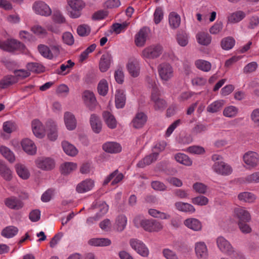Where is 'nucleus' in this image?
<instances>
[{
    "mask_svg": "<svg viewBox=\"0 0 259 259\" xmlns=\"http://www.w3.org/2000/svg\"><path fill=\"white\" fill-rule=\"evenodd\" d=\"M194 250L196 259H209V249L204 241H196L194 244Z\"/></svg>",
    "mask_w": 259,
    "mask_h": 259,
    "instance_id": "6e6552de",
    "label": "nucleus"
},
{
    "mask_svg": "<svg viewBox=\"0 0 259 259\" xmlns=\"http://www.w3.org/2000/svg\"><path fill=\"white\" fill-rule=\"evenodd\" d=\"M162 253L165 259H179L177 253L174 250L168 248H163Z\"/></svg>",
    "mask_w": 259,
    "mask_h": 259,
    "instance_id": "e2e57ef3",
    "label": "nucleus"
},
{
    "mask_svg": "<svg viewBox=\"0 0 259 259\" xmlns=\"http://www.w3.org/2000/svg\"><path fill=\"white\" fill-rule=\"evenodd\" d=\"M126 68L128 73L132 77H138L140 73V61L137 59H134L130 60L126 64Z\"/></svg>",
    "mask_w": 259,
    "mask_h": 259,
    "instance_id": "ddd939ff",
    "label": "nucleus"
},
{
    "mask_svg": "<svg viewBox=\"0 0 259 259\" xmlns=\"http://www.w3.org/2000/svg\"><path fill=\"white\" fill-rule=\"evenodd\" d=\"M47 126L49 128L48 138L51 141H55L58 137L57 125L55 122L49 120L47 122Z\"/></svg>",
    "mask_w": 259,
    "mask_h": 259,
    "instance_id": "a19ab883",
    "label": "nucleus"
},
{
    "mask_svg": "<svg viewBox=\"0 0 259 259\" xmlns=\"http://www.w3.org/2000/svg\"><path fill=\"white\" fill-rule=\"evenodd\" d=\"M162 47L158 44L152 45L144 48L141 54V57L146 61L158 58L162 53Z\"/></svg>",
    "mask_w": 259,
    "mask_h": 259,
    "instance_id": "7ed1b4c3",
    "label": "nucleus"
},
{
    "mask_svg": "<svg viewBox=\"0 0 259 259\" xmlns=\"http://www.w3.org/2000/svg\"><path fill=\"white\" fill-rule=\"evenodd\" d=\"M77 165L75 162H66L61 165V172L64 175H68L76 169Z\"/></svg>",
    "mask_w": 259,
    "mask_h": 259,
    "instance_id": "c03bdc74",
    "label": "nucleus"
},
{
    "mask_svg": "<svg viewBox=\"0 0 259 259\" xmlns=\"http://www.w3.org/2000/svg\"><path fill=\"white\" fill-rule=\"evenodd\" d=\"M32 130L33 134L38 138L41 139L46 135V129L42 123L37 119L32 120L31 122Z\"/></svg>",
    "mask_w": 259,
    "mask_h": 259,
    "instance_id": "6ab92c4d",
    "label": "nucleus"
},
{
    "mask_svg": "<svg viewBox=\"0 0 259 259\" xmlns=\"http://www.w3.org/2000/svg\"><path fill=\"white\" fill-rule=\"evenodd\" d=\"M246 16V14L242 11H238L230 14L228 17V22L230 23H237L240 22Z\"/></svg>",
    "mask_w": 259,
    "mask_h": 259,
    "instance_id": "72a5a7b5",
    "label": "nucleus"
},
{
    "mask_svg": "<svg viewBox=\"0 0 259 259\" xmlns=\"http://www.w3.org/2000/svg\"><path fill=\"white\" fill-rule=\"evenodd\" d=\"M115 106L117 108H122L125 104L126 97L125 91L123 89H118L115 95Z\"/></svg>",
    "mask_w": 259,
    "mask_h": 259,
    "instance_id": "2f4dec72",
    "label": "nucleus"
},
{
    "mask_svg": "<svg viewBox=\"0 0 259 259\" xmlns=\"http://www.w3.org/2000/svg\"><path fill=\"white\" fill-rule=\"evenodd\" d=\"M216 245L219 251L232 259H242L241 253L236 250L230 242L222 236L216 238Z\"/></svg>",
    "mask_w": 259,
    "mask_h": 259,
    "instance_id": "f257e3e1",
    "label": "nucleus"
},
{
    "mask_svg": "<svg viewBox=\"0 0 259 259\" xmlns=\"http://www.w3.org/2000/svg\"><path fill=\"white\" fill-rule=\"evenodd\" d=\"M174 206L177 210L186 213L193 214L196 211L194 206L187 202L177 201L175 203Z\"/></svg>",
    "mask_w": 259,
    "mask_h": 259,
    "instance_id": "aec40b11",
    "label": "nucleus"
},
{
    "mask_svg": "<svg viewBox=\"0 0 259 259\" xmlns=\"http://www.w3.org/2000/svg\"><path fill=\"white\" fill-rule=\"evenodd\" d=\"M211 159L214 162L211 168L213 172L223 176H227L232 173L233 168L229 164L223 160L221 155L213 154Z\"/></svg>",
    "mask_w": 259,
    "mask_h": 259,
    "instance_id": "f03ea898",
    "label": "nucleus"
},
{
    "mask_svg": "<svg viewBox=\"0 0 259 259\" xmlns=\"http://www.w3.org/2000/svg\"><path fill=\"white\" fill-rule=\"evenodd\" d=\"M127 224V218L124 215L118 216L115 220L114 227L118 231H123Z\"/></svg>",
    "mask_w": 259,
    "mask_h": 259,
    "instance_id": "09e8293b",
    "label": "nucleus"
},
{
    "mask_svg": "<svg viewBox=\"0 0 259 259\" xmlns=\"http://www.w3.org/2000/svg\"><path fill=\"white\" fill-rule=\"evenodd\" d=\"M123 178V175L121 173L119 172L118 170H115L105 179L103 185H106L108 184L111 181H112L111 185H116L120 182L122 180Z\"/></svg>",
    "mask_w": 259,
    "mask_h": 259,
    "instance_id": "bb28decb",
    "label": "nucleus"
},
{
    "mask_svg": "<svg viewBox=\"0 0 259 259\" xmlns=\"http://www.w3.org/2000/svg\"><path fill=\"white\" fill-rule=\"evenodd\" d=\"M151 221V219H147L142 215L136 216L133 220L134 226L136 228H142L144 230L148 232L149 231Z\"/></svg>",
    "mask_w": 259,
    "mask_h": 259,
    "instance_id": "f3484780",
    "label": "nucleus"
},
{
    "mask_svg": "<svg viewBox=\"0 0 259 259\" xmlns=\"http://www.w3.org/2000/svg\"><path fill=\"white\" fill-rule=\"evenodd\" d=\"M18 232V229L13 226H9L5 228L2 231L1 235L7 238H11L15 236Z\"/></svg>",
    "mask_w": 259,
    "mask_h": 259,
    "instance_id": "8fccbe9b",
    "label": "nucleus"
},
{
    "mask_svg": "<svg viewBox=\"0 0 259 259\" xmlns=\"http://www.w3.org/2000/svg\"><path fill=\"white\" fill-rule=\"evenodd\" d=\"M207 129L208 125L207 124L199 122L192 128L191 134L194 136L201 134L206 132Z\"/></svg>",
    "mask_w": 259,
    "mask_h": 259,
    "instance_id": "13d9d810",
    "label": "nucleus"
},
{
    "mask_svg": "<svg viewBox=\"0 0 259 259\" xmlns=\"http://www.w3.org/2000/svg\"><path fill=\"white\" fill-rule=\"evenodd\" d=\"M148 213L150 215L154 218L161 220H168L170 218V215L169 214L153 208L149 209L148 210Z\"/></svg>",
    "mask_w": 259,
    "mask_h": 259,
    "instance_id": "864d4df0",
    "label": "nucleus"
},
{
    "mask_svg": "<svg viewBox=\"0 0 259 259\" xmlns=\"http://www.w3.org/2000/svg\"><path fill=\"white\" fill-rule=\"evenodd\" d=\"M24 48V45L16 39H8L6 41L0 40V49L6 51H22Z\"/></svg>",
    "mask_w": 259,
    "mask_h": 259,
    "instance_id": "1a4fd4ad",
    "label": "nucleus"
},
{
    "mask_svg": "<svg viewBox=\"0 0 259 259\" xmlns=\"http://www.w3.org/2000/svg\"><path fill=\"white\" fill-rule=\"evenodd\" d=\"M243 160L249 168H254L258 164L259 154L254 151H248L243 155Z\"/></svg>",
    "mask_w": 259,
    "mask_h": 259,
    "instance_id": "9b49d317",
    "label": "nucleus"
},
{
    "mask_svg": "<svg viewBox=\"0 0 259 259\" xmlns=\"http://www.w3.org/2000/svg\"><path fill=\"white\" fill-rule=\"evenodd\" d=\"M181 22L180 16L176 12H171L168 16V22L170 27L172 29L178 28Z\"/></svg>",
    "mask_w": 259,
    "mask_h": 259,
    "instance_id": "e433bc0d",
    "label": "nucleus"
},
{
    "mask_svg": "<svg viewBox=\"0 0 259 259\" xmlns=\"http://www.w3.org/2000/svg\"><path fill=\"white\" fill-rule=\"evenodd\" d=\"M0 152L9 162L13 163L15 160V155L12 151L5 146L0 148Z\"/></svg>",
    "mask_w": 259,
    "mask_h": 259,
    "instance_id": "bf43d9fd",
    "label": "nucleus"
},
{
    "mask_svg": "<svg viewBox=\"0 0 259 259\" xmlns=\"http://www.w3.org/2000/svg\"><path fill=\"white\" fill-rule=\"evenodd\" d=\"M82 99L84 104L90 109H93L97 104L96 98L94 94L90 91H85L82 95Z\"/></svg>",
    "mask_w": 259,
    "mask_h": 259,
    "instance_id": "a211bd4d",
    "label": "nucleus"
},
{
    "mask_svg": "<svg viewBox=\"0 0 259 259\" xmlns=\"http://www.w3.org/2000/svg\"><path fill=\"white\" fill-rule=\"evenodd\" d=\"M238 198L241 201L248 203H253L257 199V196L251 192H244L240 193L238 194Z\"/></svg>",
    "mask_w": 259,
    "mask_h": 259,
    "instance_id": "4c0bfd02",
    "label": "nucleus"
},
{
    "mask_svg": "<svg viewBox=\"0 0 259 259\" xmlns=\"http://www.w3.org/2000/svg\"><path fill=\"white\" fill-rule=\"evenodd\" d=\"M67 3L69 7L68 9L69 17L73 19L80 17L85 6L84 3L82 0H68Z\"/></svg>",
    "mask_w": 259,
    "mask_h": 259,
    "instance_id": "39448f33",
    "label": "nucleus"
},
{
    "mask_svg": "<svg viewBox=\"0 0 259 259\" xmlns=\"http://www.w3.org/2000/svg\"><path fill=\"white\" fill-rule=\"evenodd\" d=\"M23 150L29 155H34L36 152V147L34 143L29 139H24L21 141Z\"/></svg>",
    "mask_w": 259,
    "mask_h": 259,
    "instance_id": "393cba45",
    "label": "nucleus"
},
{
    "mask_svg": "<svg viewBox=\"0 0 259 259\" xmlns=\"http://www.w3.org/2000/svg\"><path fill=\"white\" fill-rule=\"evenodd\" d=\"M35 163L37 168L43 170H50L55 166V160L51 157H38L35 160Z\"/></svg>",
    "mask_w": 259,
    "mask_h": 259,
    "instance_id": "9d476101",
    "label": "nucleus"
},
{
    "mask_svg": "<svg viewBox=\"0 0 259 259\" xmlns=\"http://www.w3.org/2000/svg\"><path fill=\"white\" fill-rule=\"evenodd\" d=\"M112 62V56L109 53L103 54L99 62V69L102 72L107 71Z\"/></svg>",
    "mask_w": 259,
    "mask_h": 259,
    "instance_id": "412c9836",
    "label": "nucleus"
},
{
    "mask_svg": "<svg viewBox=\"0 0 259 259\" xmlns=\"http://www.w3.org/2000/svg\"><path fill=\"white\" fill-rule=\"evenodd\" d=\"M15 168L17 175L23 180H27L29 178L30 176V172L25 165L18 163L15 165Z\"/></svg>",
    "mask_w": 259,
    "mask_h": 259,
    "instance_id": "f704fd0d",
    "label": "nucleus"
},
{
    "mask_svg": "<svg viewBox=\"0 0 259 259\" xmlns=\"http://www.w3.org/2000/svg\"><path fill=\"white\" fill-rule=\"evenodd\" d=\"M33 11L37 15L48 17L52 14V10L49 5L42 1L35 2L33 6Z\"/></svg>",
    "mask_w": 259,
    "mask_h": 259,
    "instance_id": "f8f14e48",
    "label": "nucleus"
},
{
    "mask_svg": "<svg viewBox=\"0 0 259 259\" xmlns=\"http://www.w3.org/2000/svg\"><path fill=\"white\" fill-rule=\"evenodd\" d=\"M114 76L116 82L120 84L123 83L124 80V74L122 68L116 69L114 73Z\"/></svg>",
    "mask_w": 259,
    "mask_h": 259,
    "instance_id": "69168bd1",
    "label": "nucleus"
},
{
    "mask_svg": "<svg viewBox=\"0 0 259 259\" xmlns=\"http://www.w3.org/2000/svg\"><path fill=\"white\" fill-rule=\"evenodd\" d=\"M158 157V153L153 152L151 154L146 156L137 163V165L139 167L143 168L155 161L157 159Z\"/></svg>",
    "mask_w": 259,
    "mask_h": 259,
    "instance_id": "7c9ffc66",
    "label": "nucleus"
},
{
    "mask_svg": "<svg viewBox=\"0 0 259 259\" xmlns=\"http://www.w3.org/2000/svg\"><path fill=\"white\" fill-rule=\"evenodd\" d=\"M238 113V108L233 105L226 107L223 111V115L228 118H234L237 116Z\"/></svg>",
    "mask_w": 259,
    "mask_h": 259,
    "instance_id": "49530a36",
    "label": "nucleus"
},
{
    "mask_svg": "<svg viewBox=\"0 0 259 259\" xmlns=\"http://www.w3.org/2000/svg\"><path fill=\"white\" fill-rule=\"evenodd\" d=\"M102 148L105 152L109 153H117L121 152L122 150L120 145L114 142H108L104 143Z\"/></svg>",
    "mask_w": 259,
    "mask_h": 259,
    "instance_id": "c756f323",
    "label": "nucleus"
},
{
    "mask_svg": "<svg viewBox=\"0 0 259 259\" xmlns=\"http://www.w3.org/2000/svg\"><path fill=\"white\" fill-rule=\"evenodd\" d=\"M147 120V115L144 112H139L133 119L131 124L135 128H141L145 124Z\"/></svg>",
    "mask_w": 259,
    "mask_h": 259,
    "instance_id": "5701e85b",
    "label": "nucleus"
},
{
    "mask_svg": "<svg viewBox=\"0 0 259 259\" xmlns=\"http://www.w3.org/2000/svg\"><path fill=\"white\" fill-rule=\"evenodd\" d=\"M90 209L96 212V214L101 218L108 211V205L103 201H96L93 203Z\"/></svg>",
    "mask_w": 259,
    "mask_h": 259,
    "instance_id": "dca6fc26",
    "label": "nucleus"
},
{
    "mask_svg": "<svg viewBox=\"0 0 259 259\" xmlns=\"http://www.w3.org/2000/svg\"><path fill=\"white\" fill-rule=\"evenodd\" d=\"M191 201L194 205L205 206L208 204L209 199L203 195H199L192 198Z\"/></svg>",
    "mask_w": 259,
    "mask_h": 259,
    "instance_id": "052dcab7",
    "label": "nucleus"
},
{
    "mask_svg": "<svg viewBox=\"0 0 259 259\" xmlns=\"http://www.w3.org/2000/svg\"><path fill=\"white\" fill-rule=\"evenodd\" d=\"M17 79L13 75H7L4 76L0 81V88L6 89L10 85L16 83Z\"/></svg>",
    "mask_w": 259,
    "mask_h": 259,
    "instance_id": "a18cd8bd",
    "label": "nucleus"
},
{
    "mask_svg": "<svg viewBox=\"0 0 259 259\" xmlns=\"http://www.w3.org/2000/svg\"><path fill=\"white\" fill-rule=\"evenodd\" d=\"M90 124L92 130L95 133H99L102 128V122L100 118L95 114L91 115L90 119Z\"/></svg>",
    "mask_w": 259,
    "mask_h": 259,
    "instance_id": "473e14b6",
    "label": "nucleus"
},
{
    "mask_svg": "<svg viewBox=\"0 0 259 259\" xmlns=\"http://www.w3.org/2000/svg\"><path fill=\"white\" fill-rule=\"evenodd\" d=\"M163 228V226L161 222L156 220L151 219L149 232H158L161 231Z\"/></svg>",
    "mask_w": 259,
    "mask_h": 259,
    "instance_id": "680f3d73",
    "label": "nucleus"
},
{
    "mask_svg": "<svg viewBox=\"0 0 259 259\" xmlns=\"http://www.w3.org/2000/svg\"><path fill=\"white\" fill-rule=\"evenodd\" d=\"M235 44V40L231 36L223 38L221 42L222 48L224 50H230L233 48Z\"/></svg>",
    "mask_w": 259,
    "mask_h": 259,
    "instance_id": "5fc2aeb1",
    "label": "nucleus"
},
{
    "mask_svg": "<svg viewBox=\"0 0 259 259\" xmlns=\"http://www.w3.org/2000/svg\"><path fill=\"white\" fill-rule=\"evenodd\" d=\"M149 30L147 27L141 28L135 36V43L138 47L144 46L148 37Z\"/></svg>",
    "mask_w": 259,
    "mask_h": 259,
    "instance_id": "4468645a",
    "label": "nucleus"
},
{
    "mask_svg": "<svg viewBox=\"0 0 259 259\" xmlns=\"http://www.w3.org/2000/svg\"><path fill=\"white\" fill-rule=\"evenodd\" d=\"M31 31L35 35L40 38L46 37L48 35L47 29L38 24H36L32 26L31 28Z\"/></svg>",
    "mask_w": 259,
    "mask_h": 259,
    "instance_id": "6e6d98bb",
    "label": "nucleus"
},
{
    "mask_svg": "<svg viewBox=\"0 0 259 259\" xmlns=\"http://www.w3.org/2000/svg\"><path fill=\"white\" fill-rule=\"evenodd\" d=\"M195 65L198 69L205 72L209 71L211 68L210 62L202 59L196 60L195 62Z\"/></svg>",
    "mask_w": 259,
    "mask_h": 259,
    "instance_id": "4d7b16f0",
    "label": "nucleus"
},
{
    "mask_svg": "<svg viewBox=\"0 0 259 259\" xmlns=\"http://www.w3.org/2000/svg\"><path fill=\"white\" fill-rule=\"evenodd\" d=\"M129 25L130 22L127 21H124L121 23H113L111 26V31L116 34H119L124 32L126 30Z\"/></svg>",
    "mask_w": 259,
    "mask_h": 259,
    "instance_id": "ea45409f",
    "label": "nucleus"
},
{
    "mask_svg": "<svg viewBox=\"0 0 259 259\" xmlns=\"http://www.w3.org/2000/svg\"><path fill=\"white\" fill-rule=\"evenodd\" d=\"M103 117L108 127L113 129L116 127V120L110 112L108 111L104 112L103 113Z\"/></svg>",
    "mask_w": 259,
    "mask_h": 259,
    "instance_id": "79ce46f5",
    "label": "nucleus"
},
{
    "mask_svg": "<svg viewBox=\"0 0 259 259\" xmlns=\"http://www.w3.org/2000/svg\"><path fill=\"white\" fill-rule=\"evenodd\" d=\"M88 244L95 247H106L111 244V241L107 238H93L88 241Z\"/></svg>",
    "mask_w": 259,
    "mask_h": 259,
    "instance_id": "c85d7f7f",
    "label": "nucleus"
},
{
    "mask_svg": "<svg viewBox=\"0 0 259 259\" xmlns=\"http://www.w3.org/2000/svg\"><path fill=\"white\" fill-rule=\"evenodd\" d=\"M234 217L238 222H250L251 219L249 212L243 207H237L234 209Z\"/></svg>",
    "mask_w": 259,
    "mask_h": 259,
    "instance_id": "2eb2a0df",
    "label": "nucleus"
},
{
    "mask_svg": "<svg viewBox=\"0 0 259 259\" xmlns=\"http://www.w3.org/2000/svg\"><path fill=\"white\" fill-rule=\"evenodd\" d=\"M64 120L66 128L70 131L74 130L76 127L77 122L74 115L70 112H65Z\"/></svg>",
    "mask_w": 259,
    "mask_h": 259,
    "instance_id": "cd10ccee",
    "label": "nucleus"
},
{
    "mask_svg": "<svg viewBox=\"0 0 259 259\" xmlns=\"http://www.w3.org/2000/svg\"><path fill=\"white\" fill-rule=\"evenodd\" d=\"M225 104V101L224 100L214 101L207 106L206 110L211 113L218 112L221 110Z\"/></svg>",
    "mask_w": 259,
    "mask_h": 259,
    "instance_id": "58836bf2",
    "label": "nucleus"
},
{
    "mask_svg": "<svg viewBox=\"0 0 259 259\" xmlns=\"http://www.w3.org/2000/svg\"><path fill=\"white\" fill-rule=\"evenodd\" d=\"M177 41L181 47H185L189 41L188 35L186 33H181L177 34Z\"/></svg>",
    "mask_w": 259,
    "mask_h": 259,
    "instance_id": "774afa93",
    "label": "nucleus"
},
{
    "mask_svg": "<svg viewBox=\"0 0 259 259\" xmlns=\"http://www.w3.org/2000/svg\"><path fill=\"white\" fill-rule=\"evenodd\" d=\"M94 187V181L91 179H86L77 185L76 190L79 193H84L92 190Z\"/></svg>",
    "mask_w": 259,
    "mask_h": 259,
    "instance_id": "b1692460",
    "label": "nucleus"
},
{
    "mask_svg": "<svg viewBox=\"0 0 259 259\" xmlns=\"http://www.w3.org/2000/svg\"><path fill=\"white\" fill-rule=\"evenodd\" d=\"M184 225L188 229L195 232L201 231L202 224L200 221L194 218H189L184 221Z\"/></svg>",
    "mask_w": 259,
    "mask_h": 259,
    "instance_id": "4be33fe9",
    "label": "nucleus"
},
{
    "mask_svg": "<svg viewBox=\"0 0 259 259\" xmlns=\"http://www.w3.org/2000/svg\"><path fill=\"white\" fill-rule=\"evenodd\" d=\"M197 42L203 46H207L211 42V36L204 32H199L196 35Z\"/></svg>",
    "mask_w": 259,
    "mask_h": 259,
    "instance_id": "de8ad7c7",
    "label": "nucleus"
},
{
    "mask_svg": "<svg viewBox=\"0 0 259 259\" xmlns=\"http://www.w3.org/2000/svg\"><path fill=\"white\" fill-rule=\"evenodd\" d=\"M74 63L69 60L64 64H62L60 66V70L58 71V73L59 74H66L69 72L70 68L73 66Z\"/></svg>",
    "mask_w": 259,
    "mask_h": 259,
    "instance_id": "0e129e2a",
    "label": "nucleus"
},
{
    "mask_svg": "<svg viewBox=\"0 0 259 259\" xmlns=\"http://www.w3.org/2000/svg\"><path fill=\"white\" fill-rule=\"evenodd\" d=\"M17 125L14 122L7 121L4 122L3 125V130L5 132L10 134L17 129Z\"/></svg>",
    "mask_w": 259,
    "mask_h": 259,
    "instance_id": "338daca9",
    "label": "nucleus"
},
{
    "mask_svg": "<svg viewBox=\"0 0 259 259\" xmlns=\"http://www.w3.org/2000/svg\"><path fill=\"white\" fill-rule=\"evenodd\" d=\"M4 202L5 205L12 209L19 210L23 206V202L14 196L6 198Z\"/></svg>",
    "mask_w": 259,
    "mask_h": 259,
    "instance_id": "a878e982",
    "label": "nucleus"
},
{
    "mask_svg": "<svg viewBox=\"0 0 259 259\" xmlns=\"http://www.w3.org/2000/svg\"><path fill=\"white\" fill-rule=\"evenodd\" d=\"M129 244L131 248L140 256L143 257H147L149 256V249L142 240L132 238L129 241Z\"/></svg>",
    "mask_w": 259,
    "mask_h": 259,
    "instance_id": "423d86ee",
    "label": "nucleus"
},
{
    "mask_svg": "<svg viewBox=\"0 0 259 259\" xmlns=\"http://www.w3.org/2000/svg\"><path fill=\"white\" fill-rule=\"evenodd\" d=\"M175 160L179 163L186 166H191L192 164V160L184 153H177L175 155Z\"/></svg>",
    "mask_w": 259,
    "mask_h": 259,
    "instance_id": "603ef678",
    "label": "nucleus"
},
{
    "mask_svg": "<svg viewBox=\"0 0 259 259\" xmlns=\"http://www.w3.org/2000/svg\"><path fill=\"white\" fill-rule=\"evenodd\" d=\"M109 90V85L106 79H101L97 85V91L99 94L102 96H105Z\"/></svg>",
    "mask_w": 259,
    "mask_h": 259,
    "instance_id": "3c124183",
    "label": "nucleus"
},
{
    "mask_svg": "<svg viewBox=\"0 0 259 259\" xmlns=\"http://www.w3.org/2000/svg\"><path fill=\"white\" fill-rule=\"evenodd\" d=\"M62 146L64 152L69 156H74L78 153L76 148L67 141L62 142Z\"/></svg>",
    "mask_w": 259,
    "mask_h": 259,
    "instance_id": "37998d69",
    "label": "nucleus"
},
{
    "mask_svg": "<svg viewBox=\"0 0 259 259\" xmlns=\"http://www.w3.org/2000/svg\"><path fill=\"white\" fill-rule=\"evenodd\" d=\"M0 175L7 181H11L13 177L12 170L1 160H0Z\"/></svg>",
    "mask_w": 259,
    "mask_h": 259,
    "instance_id": "c9c22d12",
    "label": "nucleus"
},
{
    "mask_svg": "<svg viewBox=\"0 0 259 259\" xmlns=\"http://www.w3.org/2000/svg\"><path fill=\"white\" fill-rule=\"evenodd\" d=\"M160 78L163 82L170 80L174 76V69L168 63H162L157 68Z\"/></svg>",
    "mask_w": 259,
    "mask_h": 259,
    "instance_id": "0eeeda50",
    "label": "nucleus"
},
{
    "mask_svg": "<svg viewBox=\"0 0 259 259\" xmlns=\"http://www.w3.org/2000/svg\"><path fill=\"white\" fill-rule=\"evenodd\" d=\"M150 103L156 111H163L167 106L166 101L161 97L158 89L154 87L151 92Z\"/></svg>",
    "mask_w": 259,
    "mask_h": 259,
    "instance_id": "20e7f679",
    "label": "nucleus"
}]
</instances>
